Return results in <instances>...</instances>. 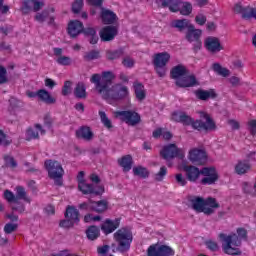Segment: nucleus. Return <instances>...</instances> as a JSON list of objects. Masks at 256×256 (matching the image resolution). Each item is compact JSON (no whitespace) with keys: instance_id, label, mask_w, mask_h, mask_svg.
<instances>
[{"instance_id":"nucleus-51","label":"nucleus","mask_w":256,"mask_h":256,"mask_svg":"<svg viewBox=\"0 0 256 256\" xmlns=\"http://www.w3.org/2000/svg\"><path fill=\"white\" fill-rule=\"evenodd\" d=\"M73 83L71 81L64 82V86L62 88V95L67 96L70 95L72 91Z\"/></svg>"},{"instance_id":"nucleus-7","label":"nucleus","mask_w":256,"mask_h":256,"mask_svg":"<svg viewBox=\"0 0 256 256\" xmlns=\"http://www.w3.org/2000/svg\"><path fill=\"white\" fill-rule=\"evenodd\" d=\"M171 61V54L169 52H159L153 56V65L159 77L167 75V65Z\"/></svg>"},{"instance_id":"nucleus-28","label":"nucleus","mask_w":256,"mask_h":256,"mask_svg":"<svg viewBox=\"0 0 256 256\" xmlns=\"http://www.w3.org/2000/svg\"><path fill=\"white\" fill-rule=\"evenodd\" d=\"M53 13H55V9L50 8L48 11L36 14L35 19L36 21H39V23H43V21H48V23L51 25L55 21V16H53Z\"/></svg>"},{"instance_id":"nucleus-50","label":"nucleus","mask_w":256,"mask_h":256,"mask_svg":"<svg viewBox=\"0 0 256 256\" xmlns=\"http://www.w3.org/2000/svg\"><path fill=\"white\" fill-rule=\"evenodd\" d=\"M4 198L6 199V201H8V203H18V200L15 194H13V192L9 190H6L4 192Z\"/></svg>"},{"instance_id":"nucleus-54","label":"nucleus","mask_w":256,"mask_h":256,"mask_svg":"<svg viewBox=\"0 0 256 256\" xmlns=\"http://www.w3.org/2000/svg\"><path fill=\"white\" fill-rule=\"evenodd\" d=\"M195 23H197V25L203 26L207 23V16H205V14H197L195 17Z\"/></svg>"},{"instance_id":"nucleus-61","label":"nucleus","mask_w":256,"mask_h":256,"mask_svg":"<svg viewBox=\"0 0 256 256\" xmlns=\"http://www.w3.org/2000/svg\"><path fill=\"white\" fill-rule=\"evenodd\" d=\"M44 85L45 87H47L48 89H53V87H55V85H57V83L55 82V80L51 79V78H46L44 80Z\"/></svg>"},{"instance_id":"nucleus-58","label":"nucleus","mask_w":256,"mask_h":256,"mask_svg":"<svg viewBox=\"0 0 256 256\" xmlns=\"http://www.w3.org/2000/svg\"><path fill=\"white\" fill-rule=\"evenodd\" d=\"M7 81V70L0 66V84H3Z\"/></svg>"},{"instance_id":"nucleus-47","label":"nucleus","mask_w":256,"mask_h":256,"mask_svg":"<svg viewBox=\"0 0 256 256\" xmlns=\"http://www.w3.org/2000/svg\"><path fill=\"white\" fill-rule=\"evenodd\" d=\"M56 63H58V65L69 66L73 63V60L68 56H59L56 59Z\"/></svg>"},{"instance_id":"nucleus-57","label":"nucleus","mask_w":256,"mask_h":256,"mask_svg":"<svg viewBox=\"0 0 256 256\" xmlns=\"http://www.w3.org/2000/svg\"><path fill=\"white\" fill-rule=\"evenodd\" d=\"M175 179L176 183H178V185H181V187H185V185H187V178H185L183 174H176Z\"/></svg>"},{"instance_id":"nucleus-2","label":"nucleus","mask_w":256,"mask_h":256,"mask_svg":"<svg viewBox=\"0 0 256 256\" xmlns=\"http://www.w3.org/2000/svg\"><path fill=\"white\" fill-rule=\"evenodd\" d=\"M218 239L226 255H241L239 248L243 239H247V230L240 227L236 232H222L218 235Z\"/></svg>"},{"instance_id":"nucleus-48","label":"nucleus","mask_w":256,"mask_h":256,"mask_svg":"<svg viewBox=\"0 0 256 256\" xmlns=\"http://www.w3.org/2000/svg\"><path fill=\"white\" fill-rule=\"evenodd\" d=\"M99 57H100L99 51H96V50L87 52V53L84 55V59H85L86 61H95V59H99Z\"/></svg>"},{"instance_id":"nucleus-36","label":"nucleus","mask_w":256,"mask_h":256,"mask_svg":"<svg viewBox=\"0 0 256 256\" xmlns=\"http://www.w3.org/2000/svg\"><path fill=\"white\" fill-rule=\"evenodd\" d=\"M118 165H120L123 171H131V167H133V157L131 155H126L118 159Z\"/></svg>"},{"instance_id":"nucleus-29","label":"nucleus","mask_w":256,"mask_h":256,"mask_svg":"<svg viewBox=\"0 0 256 256\" xmlns=\"http://www.w3.org/2000/svg\"><path fill=\"white\" fill-rule=\"evenodd\" d=\"M101 9V19L105 25H111L113 23H117V15L113 13L111 10H107L104 8Z\"/></svg>"},{"instance_id":"nucleus-14","label":"nucleus","mask_w":256,"mask_h":256,"mask_svg":"<svg viewBox=\"0 0 256 256\" xmlns=\"http://www.w3.org/2000/svg\"><path fill=\"white\" fill-rule=\"evenodd\" d=\"M80 209L95 211V213H105V211L109 209V202H107V200H100L97 202L89 201L88 203L80 204Z\"/></svg>"},{"instance_id":"nucleus-53","label":"nucleus","mask_w":256,"mask_h":256,"mask_svg":"<svg viewBox=\"0 0 256 256\" xmlns=\"http://www.w3.org/2000/svg\"><path fill=\"white\" fill-rule=\"evenodd\" d=\"M165 175H167V168L165 166H162L160 168V171L158 173H156L155 180L163 181V179H165Z\"/></svg>"},{"instance_id":"nucleus-43","label":"nucleus","mask_w":256,"mask_h":256,"mask_svg":"<svg viewBox=\"0 0 256 256\" xmlns=\"http://www.w3.org/2000/svg\"><path fill=\"white\" fill-rule=\"evenodd\" d=\"M16 199L19 201V199H23L26 203H31V198L27 196V192H25V188L21 186H17L16 189Z\"/></svg>"},{"instance_id":"nucleus-35","label":"nucleus","mask_w":256,"mask_h":256,"mask_svg":"<svg viewBox=\"0 0 256 256\" xmlns=\"http://www.w3.org/2000/svg\"><path fill=\"white\" fill-rule=\"evenodd\" d=\"M65 218L70 219L71 221L79 225V210H77V208L73 206H68L66 208Z\"/></svg>"},{"instance_id":"nucleus-16","label":"nucleus","mask_w":256,"mask_h":256,"mask_svg":"<svg viewBox=\"0 0 256 256\" xmlns=\"http://www.w3.org/2000/svg\"><path fill=\"white\" fill-rule=\"evenodd\" d=\"M116 117H119L121 121H125L127 125H137L141 122V116L135 111L116 112Z\"/></svg>"},{"instance_id":"nucleus-37","label":"nucleus","mask_w":256,"mask_h":256,"mask_svg":"<svg viewBox=\"0 0 256 256\" xmlns=\"http://www.w3.org/2000/svg\"><path fill=\"white\" fill-rule=\"evenodd\" d=\"M76 135L80 139H85L86 141L93 139V132L91 131V128L85 126L78 129Z\"/></svg>"},{"instance_id":"nucleus-1","label":"nucleus","mask_w":256,"mask_h":256,"mask_svg":"<svg viewBox=\"0 0 256 256\" xmlns=\"http://www.w3.org/2000/svg\"><path fill=\"white\" fill-rule=\"evenodd\" d=\"M115 76L111 72H104L102 75H92L90 81L94 83L96 91L107 101L110 105H114L116 101L127 99L129 97V88L123 84H116L111 88V81Z\"/></svg>"},{"instance_id":"nucleus-8","label":"nucleus","mask_w":256,"mask_h":256,"mask_svg":"<svg viewBox=\"0 0 256 256\" xmlns=\"http://www.w3.org/2000/svg\"><path fill=\"white\" fill-rule=\"evenodd\" d=\"M45 168L48 171L50 179H53L56 185H62V179L65 171L63 170V166H61V163L55 160H47L45 162Z\"/></svg>"},{"instance_id":"nucleus-24","label":"nucleus","mask_w":256,"mask_h":256,"mask_svg":"<svg viewBox=\"0 0 256 256\" xmlns=\"http://www.w3.org/2000/svg\"><path fill=\"white\" fill-rule=\"evenodd\" d=\"M171 119L172 121H176V123H183V125H193V118L185 114V112H173Z\"/></svg>"},{"instance_id":"nucleus-39","label":"nucleus","mask_w":256,"mask_h":256,"mask_svg":"<svg viewBox=\"0 0 256 256\" xmlns=\"http://www.w3.org/2000/svg\"><path fill=\"white\" fill-rule=\"evenodd\" d=\"M212 69L214 73H217V75H221V77H229L231 75V72L229 71V69L224 68L219 63H214L212 65Z\"/></svg>"},{"instance_id":"nucleus-62","label":"nucleus","mask_w":256,"mask_h":256,"mask_svg":"<svg viewBox=\"0 0 256 256\" xmlns=\"http://www.w3.org/2000/svg\"><path fill=\"white\" fill-rule=\"evenodd\" d=\"M5 163L8 167H17V162H15V159H13V157L6 156Z\"/></svg>"},{"instance_id":"nucleus-34","label":"nucleus","mask_w":256,"mask_h":256,"mask_svg":"<svg viewBox=\"0 0 256 256\" xmlns=\"http://www.w3.org/2000/svg\"><path fill=\"white\" fill-rule=\"evenodd\" d=\"M191 22L188 19H176L171 22V27L174 29H178V31H185V29H189L192 26Z\"/></svg>"},{"instance_id":"nucleus-38","label":"nucleus","mask_w":256,"mask_h":256,"mask_svg":"<svg viewBox=\"0 0 256 256\" xmlns=\"http://www.w3.org/2000/svg\"><path fill=\"white\" fill-rule=\"evenodd\" d=\"M205 204V199L201 197H194L191 200V205L194 211H197L198 213H203V207Z\"/></svg>"},{"instance_id":"nucleus-52","label":"nucleus","mask_w":256,"mask_h":256,"mask_svg":"<svg viewBox=\"0 0 256 256\" xmlns=\"http://www.w3.org/2000/svg\"><path fill=\"white\" fill-rule=\"evenodd\" d=\"M17 227H19L17 223H7L4 226V232L7 234L13 233V231H17Z\"/></svg>"},{"instance_id":"nucleus-64","label":"nucleus","mask_w":256,"mask_h":256,"mask_svg":"<svg viewBox=\"0 0 256 256\" xmlns=\"http://www.w3.org/2000/svg\"><path fill=\"white\" fill-rule=\"evenodd\" d=\"M97 251H98V255L105 256L107 255V251H109V246L107 245L100 246L98 247Z\"/></svg>"},{"instance_id":"nucleus-27","label":"nucleus","mask_w":256,"mask_h":256,"mask_svg":"<svg viewBox=\"0 0 256 256\" xmlns=\"http://www.w3.org/2000/svg\"><path fill=\"white\" fill-rule=\"evenodd\" d=\"M194 95L196 99H199L200 101H209V99H215V97H217V93L213 89H198L194 92Z\"/></svg>"},{"instance_id":"nucleus-18","label":"nucleus","mask_w":256,"mask_h":256,"mask_svg":"<svg viewBox=\"0 0 256 256\" xmlns=\"http://www.w3.org/2000/svg\"><path fill=\"white\" fill-rule=\"evenodd\" d=\"M45 6V2L43 0H23L21 11L24 15L27 13H31V11H40Z\"/></svg>"},{"instance_id":"nucleus-40","label":"nucleus","mask_w":256,"mask_h":256,"mask_svg":"<svg viewBox=\"0 0 256 256\" xmlns=\"http://www.w3.org/2000/svg\"><path fill=\"white\" fill-rule=\"evenodd\" d=\"M153 137L155 139H159V137H163V139H166V141H169L173 137V134L171 132L166 131L163 128H158L153 132Z\"/></svg>"},{"instance_id":"nucleus-30","label":"nucleus","mask_w":256,"mask_h":256,"mask_svg":"<svg viewBox=\"0 0 256 256\" xmlns=\"http://www.w3.org/2000/svg\"><path fill=\"white\" fill-rule=\"evenodd\" d=\"M234 171L237 175H245L251 171V164L247 160H239L234 166Z\"/></svg>"},{"instance_id":"nucleus-41","label":"nucleus","mask_w":256,"mask_h":256,"mask_svg":"<svg viewBox=\"0 0 256 256\" xmlns=\"http://www.w3.org/2000/svg\"><path fill=\"white\" fill-rule=\"evenodd\" d=\"M74 95L78 99H85V97H87V91L85 88V84L78 83L74 89Z\"/></svg>"},{"instance_id":"nucleus-42","label":"nucleus","mask_w":256,"mask_h":256,"mask_svg":"<svg viewBox=\"0 0 256 256\" xmlns=\"http://www.w3.org/2000/svg\"><path fill=\"white\" fill-rule=\"evenodd\" d=\"M132 171L136 177H141L142 179L149 177V170L143 166H135Z\"/></svg>"},{"instance_id":"nucleus-32","label":"nucleus","mask_w":256,"mask_h":256,"mask_svg":"<svg viewBox=\"0 0 256 256\" xmlns=\"http://www.w3.org/2000/svg\"><path fill=\"white\" fill-rule=\"evenodd\" d=\"M38 99L39 101H42L43 103H47V105H53L57 103V99L55 97L51 96V93L45 89L38 90Z\"/></svg>"},{"instance_id":"nucleus-55","label":"nucleus","mask_w":256,"mask_h":256,"mask_svg":"<svg viewBox=\"0 0 256 256\" xmlns=\"http://www.w3.org/2000/svg\"><path fill=\"white\" fill-rule=\"evenodd\" d=\"M83 9V0H75L72 4V11L73 13H79Z\"/></svg>"},{"instance_id":"nucleus-12","label":"nucleus","mask_w":256,"mask_h":256,"mask_svg":"<svg viewBox=\"0 0 256 256\" xmlns=\"http://www.w3.org/2000/svg\"><path fill=\"white\" fill-rule=\"evenodd\" d=\"M160 155L163 157V159L169 161L171 159H175V157H180V159H183V157H185V152L182 149L177 148L175 144H169L163 147Z\"/></svg>"},{"instance_id":"nucleus-10","label":"nucleus","mask_w":256,"mask_h":256,"mask_svg":"<svg viewBox=\"0 0 256 256\" xmlns=\"http://www.w3.org/2000/svg\"><path fill=\"white\" fill-rule=\"evenodd\" d=\"M201 175L203 176L200 180L201 185H215L219 181V172L213 166L202 168Z\"/></svg>"},{"instance_id":"nucleus-19","label":"nucleus","mask_w":256,"mask_h":256,"mask_svg":"<svg viewBox=\"0 0 256 256\" xmlns=\"http://www.w3.org/2000/svg\"><path fill=\"white\" fill-rule=\"evenodd\" d=\"M201 35H203V31H201V29H196L192 24L187 29L186 40L189 41V43H196L198 49H201Z\"/></svg>"},{"instance_id":"nucleus-20","label":"nucleus","mask_w":256,"mask_h":256,"mask_svg":"<svg viewBox=\"0 0 256 256\" xmlns=\"http://www.w3.org/2000/svg\"><path fill=\"white\" fill-rule=\"evenodd\" d=\"M83 31H85V26L83 25V22L79 20H71L68 23L67 33L72 39H75V37H79V35H81Z\"/></svg>"},{"instance_id":"nucleus-44","label":"nucleus","mask_w":256,"mask_h":256,"mask_svg":"<svg viewBox=\"0 0 256 256\" xmlns=\"http://www.w3.org/2000/svg\"><path fill=\"white\" fill-rule=\"evenodd\" d=\"M99 115H100L102 125H104L106 129H113V123L111 122V119L107 117V114L103 111H100Z\"/></svg>"},{"instance_id":"nucleus-46","label":"nucleus","mask_w":256,"mask_h":256,"mask_svg":"<svg viewBox=\"0 0 256 256\" xmlns=\"http://www.w3.org/2000/svg\"><path fill=\"white\" fill-rule=\"evenodd\" d=\"M85 34L91 37L90 43L95 45L97 41H99V37H97V32L93 28H88L85 30Z\"/></svg>"},{"instance_id":"nucleus-22","label":"nucleus","mask_w":256,"mask_h":256,"mask_svg":"<svg viewBox=\"0 0 256 256\" xmlns=\"http://www.w3.org/2000/svg\"><path fill=\"white\" fill-rule=\"evenodd\" d=\"M176 85L178 87H196V85H199V81H197V78L193 74H189V72L181 79L176 81Z\"/></svg>"},{"instance_id":"nucleus-17","label":"nucleus","mask_w":256,"mask_h":256,"mask_svg":"<svg viewBox=\"0 0 256 256\" xmlns=\"http://www.w3.org/2000/svg\"><path fill=\"white\" fill-rule=\"evenodd\" d=\"M204 47L209 53H221L225 49L223 44H221V40L214 36L205 39Z\"/></svg>"},{"instance_id":"nucleus-3","label":"nucleus","mask_w":256,"mask_h":256,"mask_svg":"<svg viewBox=\"0 0 256 256\" xmlns=\"http://www.w3.org/2000/svg\"><path fill=\"white\" fill-rule=\"evenodd\" d=\"M114 241L118 246L112 245V251L115 253H125L131 249V243H133V233L127 228H121L114 233Z\"/></svg>"},{"instance_id":"nucleus-56","label":"nucleus","mask_w":256,"mask_h":256,"mask_svg":"<svg viewBox=\"0 0 256 256\" xmlns=\"http://www.w3.org/2000/svg\"><path fill=\"white\" fill-rule=\"evenodd\" d=\"M95 221H101V216H93L92 214H87L84 216L85 223H95Z\"/></svg>"},{"instance_id":"nucleus-26","label":"nucleus","mask_w":256,"mask_h":256,"mask_svg":"<svg viewBox=\"0 0 256 256\" xmlns=\"http://www.w3.org/2000/svg\"><path fill=\"white\" fill-rule=\"evenodd\" d=\"M39 135H45V129L41 125L36 124L33 128L26 130L25 137L27 141L38 139Z\"/></svg>"},{"instance_id":"nucleus-59","label":"nucleus","mask_w":256,"mask_h":256,"mask_svg":"<svg viewBox=\"0 0 256 256\" xmlns=\"http://www.w3.org/2000/svg\"><path fill=\"white\" fill-rule=\"evenodd\" d=\"M206 247L210 249V251H217L219 249V245H217V242L208 240L206 242Z\"/></svg>"},{"instance_id":"nucleus-25","label":"nucleus","mask_w":256,"mask_h":256,"mask_svg":"<svg viewBox=\"0 0 256 256\" xmlns=\"http://www.w3.org/2000/svg\"><path fill=\"white\" fill-rule=\"evenodd\" d=\"M215 209H219V203L215 198H208L204 200V207H202V213L205 215H213Z\"/></svg>"},{"instance_id":"nucleus-33","label":"nucleus","mask_w":256,"mask_h":256,"mask_svg":"<svg viewBox=\"0 0 256 256\" xmlns=\"http://www.w3.org/2000/svg\"><path fill=\"white\" fill-rule=\"evenodd\" d=\"M134 93L136 96V99L138 101H144V99L147 97V91L145 90V86L139 82H135L133 84Z\"/></svg>"},{"instance_id":"nucleus-31","label":"nucleus","mask_w":256,"mask_h":256,"mask_svg":"<svg viewBox=\"0 0 256 256\" xmlns=\"http://www.w3.org/2000/svg\"><path fill=\"white\" fill-rule=\"evenodd\" d=\"M189 73V71L187 70V68L185 66H183L182 64H179L177 66H175L174 68H172L171 70V77L172 79H175V81H179V79H183L185 75H187Z\"/></svg>"},{"instance_id":"nucleus-49","label":"nucleus","mask_w":256,"mask_h":256,"mask_svg":"<svg viewBox=\"0 0 256 256\" xmlns=\"http://www.w3.org/2000/svg\"><path fill=\"white\" fill-rule=\"evenodd\" d=\"M75 225H77V222H74L69 218L60 221V227H63L64 229H71V227H75Z\"/></svg>"},{"instance_id":"nucleus-15","label":"nucleus","mask_w":256,"mask_h":256,"mask_svg":"<svg viewBox=\"0 0 256 256\" xmlns=\"http://www.w3.org/2000/svg\"><path fill=\"white\" fill-rule=\"evenodd\" d=\"M233 9L234 12L242 16V19H245L246 21H251V19H255L256 21V8H253L251 6L243 7L241 3H236Z\"/></svg>"},{"instance_id":"nucleus-11","label":"nucleus","mask_w":256,"mask_h":256,"mask_svg":"<svg viewBox=\"0 0 256 256\" xmlns=\"http://www.w3.org/2000/svg\"><path fill=\"white\" fill-rule=\"evenodd\" d=\"M148 256H173L175 255V250L171 246L156 243L149 246L147 250Z\"/></svg>"},{"instance_id":"nucleus-6","label":"nucleus","mask_w":256,"mask_h":256,"mask_svg":"<svg viewBox=\"0 0 256 256\" xmlns=\"http://www.w3.org/2000/svg\"><path fill=\"white\" fill-rule=\"evenodd\" d=\"M200 120H192V128L197 131H215L217 125L211 115L205 111L198 112Z\"/></svg>"},{"instance_id":"nucleus-21","label":"nucleus","mask_w":256,"mask_h":256,"mask_svg":"<svg viewBox=\"0 0 256 256\" xmlns=\"http://www.w3.org/2000/svg\"><path fill=\"white\" fill-rule=\"evenodd\" d=\"M121 221L119 219H106L101 224V231L104 235H109L113 233L116 229H119Z\"/></svg>"},{"instance_id":"nucleus-45","label":"nucleus","mask_w":256,"mask_h":256,"mask_svg":"<svg viewBox=\"0 0 256 256\" xmlns=\"http://www.w3.org/2000/svg\"><path fill=\"white\" fill-rule=\"evenodd\" d=\"M99 233H100L99 229L96 226H91L86 231L87 237L91 241H95V239H97V237H99Z\"/></svg>"},{"instance_id":"nucleus-60","label":"nucleus","mask_w":256,"mask_h":256,"mask_svg":"<svg viewBox=\"0 0 256 256\" xmlns=\"http://www.w3.org/2000/svg\"><path fill=\"white\" fill-rule=\"evenodd\" d=\"M86 3L92 7L101 8V5H103V0H86Z\"/></svg>"},{"instance_id":"nucleus-63","label":"nucleus","mask_w":256,"mask_h":256,"mask_svg":"<svg viewBox=\"0 0 256 256\" xmlns=\"http://www.w3.org/2000/svg\"><path fill=\"white\" fill-rule=\"evenodd\" d=\"M228 125L231 127V129H239L240 124L239 121L235 120V119H230L228 120Z\"/></svg>"},{"instance_id":"nucleus-23","label":"nucleus","mask_w":256,"mask_h":256,"mask_svg":"<svg viewBox=\"0 0 256 256\" xmlns=\"http://www.w3.org/2000/svg\"><path fill=\"white\" fill-rule=\"evenodd\" d=\"M99 35L102 41H113L117 37V27L106 26L100 30Z\"/></svg>"},{"instance_id":"nucleus-4","label":"nucleus","mask_w":256,"mask_h":256,"mask_svg":"<svg viewBox=\"0 0 256 256\" xmlns=\"http://www.w3.org/2000/svg\"><path fill=\"white\" fill-rule=\"evenodd\" d=\"M159 7H169L172 13L179 12L184 17H189L193 13V4L191 2H177L169 0H156Z\"/></svg>"},{"instance_id":"nucleus-5","label":"nucleus","mask_w":256,"mask_h":256,"mask_svg":"<svg viewBox=\"0 0 256 256\" xmlns=\"http://www.w3.org/2000/svg\"><path fill=\"white\" fill-rule=\"evenodd\" d=\"M78 189L83 195H103L105 188L101 185H90L85 181V172L81 171L77 176Z\"/></svg>"},{"instance_id":"nucleus-13","label":"nucleus","mask_w":256,"mask_h":256,"mask_svg":"<svg viewBox=\"0 0 256 256\" xmlns=\"http://www.w3.org/2000/svg\"><path fill=\"white\" fill-rule=\"evenodd\" d=\"M188 160L193 165H205L207 163V153L201 148H191L188 152Z\"/></svg>"},{"instance_id":"nucleus-9","label":"nucleus","mask_w":256,"mask_h":256,"mask_svg":"<svg viewBox=\"0 0 256 256\" xmlns=\"http://www.w3.org/2000/svg\"><path fill=\"white\" fill-rule=\"evenodd\" d=\"M178 169L185 172L186 179L190 181V183H197L201 179L202 172L197 166L187 165V163L183 162L179 164Z\"/></svg>"}]
</instances>
